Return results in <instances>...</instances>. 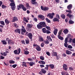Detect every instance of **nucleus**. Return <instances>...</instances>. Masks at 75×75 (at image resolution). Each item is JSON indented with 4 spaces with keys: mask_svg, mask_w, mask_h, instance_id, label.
<instances>
[{
    "mask_svg": "<svg viewBox=\"0 0 75 75\" xmlns=\"http://www.w3.org/2000/svg\"><path fill=\"white\" fill-rule=\"evenodd\" d=\"M26 7L28 9H30L31 8V6L29 5V4L28 3L26 4Z\"/></svg>",
    "mask_w": 75,
    "mask_h": 75,
    "instance_id": "obj_31",
    "label": "nucleus"
},
{
    "mask_svg": "<svg viewBox=\"0 0 75 75\" xmlns=\"http://www.w3.org/2000/svg\"><path fill=\"white\" fill-rule=\"evenodd\" d=\"M36 1V0H31V3L33 5L35 6H38V4Z\"/></svg>",
    "mask_w": 75,
    "mask_h": 75,
    "instance_id": "obj_3",
    "label": "nucleus"
},
{
    "mask_svg": "<svg viewBox=\"0 0 75 75\" xmlns=\"http://www.w3.org/2000/svg\"><path fill=\"white\" fill-rule=\"evenodd\" d=\"M38 63L40 64H45V62L41 60L38 62Z\"/></svg>",
    "mask_w": 75,
    "mask_h": 75,
    "instance_id": "obj_23",
    "label": "nucleus"
},
{
    "mask_svg": "<svg viewBox=\"0 0 75 75\" xmlns=\"http://www.w3.org/2000/svg\"><path fill=\"white\" fill-rule=\"evenodd\" d=\"M28 37L31 40L33 38V34L31 33H29L28 34Z\"/></svg>",
    "mask_w": 75,
    "mask_h": 75,
    "instance_id": "obj_11",
    "label": "nucleus"
},
{
    "mask_svg": "<svg viewBox=\"0 0 75 75\" xmlns=\"http://www.w3.org/2000/svg\"><path fill=\"white\" fill-rule=\"evenodd\" d=\"M57 55V52H53L52 53V57H54V56H56Z\"/></svg>",
    "mask_w": 75,
    "mask_h": 75,
    "instance_id": "obj_29",
    "label": "nucleus"
},
{
    "mask_svg": "<svg viewBox=\"0 0 75 75\" xmlns=\"http://www.w3.org/2000/svg\"><path fill=\"white\" fill-rule=\"evenodd\" d=\"M63 32H64V33L65 34H67L68 33L69 31L67 29H66L64 30V31H63Z\"/></svg>",
    "mask_w": 75,
    "mask_h": 75,
    "instance_id": "obj_19",
    "label": "nucleus"
},
{
    "mask_svg": "<svg viewBox=\"0 0 75 75\" xmlns=\"http://www.w3.org/2000/svg\"><path fill=\"white\" fill-rule=\"evenodd\" d=\"M49 66L52 69H54V64H50Z\"/></svg>",
    "mask_w": 75,
    "mask_h": 75,
    "instance_id": "obj_45",
    "label": "nucleus"
},
{
    "mask_svg": "<svg viewBox=\"0 0 75 75\" xmlns=\"http://www.w3.org/2000/svg\"><path fill=\"white\" fill-rule=\"evenodd\" d=\"M66 54L68 55H71L72 54V52L69 50H66Z\"/></svg>",
    "mask_w": 75,
    "mask_h": 75,
    "instance_id": "obj_24",
    "label": "nucleus"
},
{
    "mask_svg": "<svg viewBox=\"0 0 75 75\" xmlns=\"http://www.w3.org/2000/svg\"><path fill=\"white\" fill-rule=\"evenodd\" d=\"M8 44L12 45V44H14V41L10 39L9 40H8Z\"/></svg>",
    "mask_w": 75,
    "mask_h": 75,
    "instance_id": "obj_9",
    "label": "nucleus"
},
{
    "mask_svg": "<svg viewBox=\"0 0 75 75\" xmlns=\"http://www.w3.org/2000/svg\"><path fill=\"white\" fill-rule=\"evenodd\" d=\"M21 42L22 44H25V41L24 40H22L21 41Z\"/></svg>",
    "mask_w": 75,
    "mask_h": 75,
    "instance_id": "obj_57",
    "label": "nucleus"
},
{
    "mask_svg": "<svg viewBox=\"0 0 75 75\" xmlns=\"http://www.w3.org/2000/svg\"><path fill=\"white\" fill-rule=\"evenodd\" d=\"M0 24H1V25H5V23H4V22L3 21H0Z\"/></svg>",
    "mask_w": 75,
    "mask_h": 75,
    "instance_id": "obj_36",
    "label": "nucleus"
},
{
    "mask_svg": "<svg viewBox=\"0 0 75 75\" xmlns=\"http://www.w3.org/2000/svg\"><path fill=\"white\" fill-rule=\"evenodd\" d=\"M62 30L61 29L60 30V31L59 32V33H58L59 35H58V36L59 35H60L61 34V33H62Z\"/></svg>",
    "mask_w": 75,
    "mask_h": 75,
    "instance_id": "obj_43",
    "label": "nucleus"
},
{
    "mask_svg": "<svg viewBox=\"0 0 75 75\" xmlns=\"http://www.w3.org/2000/svg\"><path fill=\"white\" fill-rule=\"evenodd\" d=\"M37 28L38 29L40 30V29H41V28H42V25H41L40 24H38L37 25Z\"/></svg>",
    "mask_w": 75,
    "mask_h": 75,
    "instance_id": "obj_16",
    "label": "nucleus"
},
{
    "mask_svg": "<svg viewBox=\"0 0 75 75\" xmlns=\"http://www.w3.org/2000/svg\"><path fill=\"white\" fill-rule=\"evenodd\" d=\"M1 42L4 45H6L7 44V42L4 40H1Z\"/></svg>",
    "mask_w": 75,
    "mask_h": 75,
    "instance_id": "obj_44",
    "label": "nucleus"
},
{
    "mask_svg": "<svg viewBox=\"0 0 75 75\" xmlns=\"http://www.w3.org/2000/svg\"><path fill=\"white\" fill-rule=\"evenodd\" d=\"M54 16H55V13L53 12L51 13H48L47 15V16L49 17L51 19H52L54 18Z\"/></svg>",
    "mask_w": 75,
    "mask_h": 75,
    "instance_id": "obj_4",
    "label": "nucleus"
},
{
    "mask_svg": "<svg viewBox=\"0 0 75 75\" xmlns=\"http://www.w3.org/2000/svg\"><path fill=\"white\" fill-rule=\"evenodd\" d=\"M56 58H57V59H59V58H60L59 56H57V55H56Z\"/></svg>",
    "mask_w": 75,
    "mask_h": 75,
    "instance_id": "obj_62",
    "label": "nucleus"
},
{
    "mask_svg": "<svg viewBox=\"0 0 75 75\" xmlns=\"http://www.w3.org/2000/svg\"><path fill=\"white\" fill-rule=\"evenodd\" d=\"M69 23L70 24H74V21L70 19V20L69 21Z\"/></svg>",
    "mask_w": 75,
    "mask_h": 75,
    "instance_id": "obj_41",
    "label": "nucleus"
},
{
    "mask_svg": "<svg viewBox=\"0 0 75 75\" xmlns=\"http://www.w3.org/2000/svg\"><path fill=\"white\" fill-rule=\"evenodd\" d=\"M53 21H58V22H59V19L57 18H54L53 19Z\"/></svg>",
    "mask_w": 75,
    "mask_h": 75,
    "instance_id": "obj_21",
    "label": "nucleus"
},
{
    "mask_svg": "<svg viewBox=\"0 0 75 75\" xmlns=\"http://www.w3.org/2000/svg\"><path fill=\"white\" fill-rule=\"evenodd\" d=\"M72 39L71 38H70L69 41L68 42H69L70 43H71V42H72Z\"/></svg>",
    "mask_w": 75,
    "mask_h": 75,
    "instance_id": "obj_63",
    "label": "nucleus"
},
{
    "mask_svg": "<svg viewBox=\"0 0 75 75\" xmlns=\"http://www.w3.org/2000/svg\"><path fill=\"white\" fill-rule=\"evenodd\" d=\"M68 48L69 49H72V46L71 45H69L68 46Z\"/></svg>",
    "mask_w": 75,
    "mask_h": 75,
    "instance_id": "obj_51",
    "label": "nucleus"
},
{
    "mask_svg": "<svg viewBox=\"0 0 75 75\" xmlns=\"http://www.w3.org/2000/svg\"><path fill=\"white\" fill-rule=\"evenodd\" d=\"M41 71L43 73V74H45L46 72H47V71L45 70L44 69H41Z\"/></svg>",
    "mask_w": 75,
    "mask_h": 75,
    "instance_id": "obj_27",
    "label": "nucleus"
},
{
    "mask_svg": "<svg viewBox=\"0 0 75 75\" xmlns=\"http://www.w3.org/2000/svg\"><path fill=\"white\" fill-rule=\"evenodd\" d=\"M17 65L16 64H13L12 66V67L13 68H15Z\"/></svg>",
    "mask_w": 75,
    "mask_h": 75,
    "instance_id": "obj_54",
    "label": "nucleus"
},
{
    "mask_svg": "<svg viewBox=\"0 0 75 75\" xmlns=\"http://www.w3.org/2000/svg\"><path fill=\"white\" fill-rule=\"evenodd\" d=\"M14 31L15 33H18L19 34H20L21 33V30L19 29H16V30H14Z\"/></svg>",
    "mask_w": 75,
    "mask_h": 75,
    "instance_id": "obj_12",
    "label": "nucleus"
},
{
    "mask_svg": "<svg viewBox=\"0 0 75 75\" xmlns=\"http://www.w3.org/2000/svg\"><path fill=\"white\" fill-rule=\"evenodd\" d=\"M22 8L23 11H25L27 10V8L23 4H22Z\"/></svg>",
    "mask_w": 75,
    "mask_h": 75,
    "instance_id": "obj_22",
    "label": "nucleus"
},
{
    "mask_svg": "<svg viewBox=\"0 0 75 75\" xmlns=\"http://www.w3.org/2000/svg\"><path fill=\"white\" fill-rule=\"evenodd\" d=\"M67 16H68L69 17V18H70V20H71V19H73L74 18V16L72 15H70L69 13H68L67 15Z\"/></svg>",
    "mask_w": 75,
    "mask_h": 75,
    "instance_id": "obj_10",
    "label": "nucleus"
},
{
    "mask_svg": "<svg viewBox=\"0 0 75 75\" xmlns=\"http://www.w3.org/2000/svg\"><path fill=\"white\" fill-rule=\"evenodd\" d=\"M22 64H23L22 65V66H23V67H24V66L25 67H27V66L26 63L25 62H23L22 63Z\"/></svg>",
    "mask_w": 75,
    "mask_h": 75,
    "instance_id": "obj_28",
    "label": "nucleus"
},
{
    "mask_svg": "<svg viewBox=\"0 0 75 75\" xmlns=\"http://www.w3.org/2000/svg\"><path fill=\"white\" fill-rule=\"evenodd\" d=\"M28 61H33V59H31L30 58H28Z\"/></svg>",
    "mask_w": 75,
    "mask_h": 75,
    "instance_id": "obj_59",
    "label": "nucleus"
},
{
    "mask_svg": "<svg viewBox=\"0 0 75 75\" xmlns=\"http://www.w3.org/2000/svg\"><path fill=\"white\" fill-rule=\"evenodd\" d=\"M9 62L10 64H14L15 61L13 60H10L9 61Z\"/></svg>",
    "mask_w": 75,
    "mask_h": 75,
    "instance_id": "obj_38",
    "label": "nucleus"
},
{
    "mask_svg": "<svg viewBox=\"0 0 75 75\" xmlns=\"http://www.w3.org/2000/svg\"><path fill=\"white\" fill-rule=\"evenodd\" d=\"M38 46V45H37V44H33V47H36V48H37Z\"/></svg>",
    "mask_w": 75,
    "mask_h": 75,
    "instance_id": "obj_55",
    "label": "nucleus"
},
{
    "mask_svg": "<svg viewBox=\"0 0 75 75\" xmlns=\"http://www.w3.org/2000/svg\"><path fill=\"white\" fill-rule=\"evenodd\" d=\"M40 24L42 25V27H46V24L45 22H41L39 23Z\"/></svg>",
    "mask_w": 75,
    "mask_h": 75,
    "instance_id": "obj_6",
    "label": "nucleus"
},
{
    "mask_svg": "<svg viewBox=\"0 0 75 75\" xmlns=\"http://www.w3.org/2000/svg\"><path fill=\"white\" fill-rule=\"evenodd\" d=\"M40 8L43 11H46V10H47V7L41 6Z\"/></svg>",
    "mask_w": 75,
    "mask_h": 75,
    "instance_id": "obj_8",
    "label": "nucleus"
},
{
    "mask_svg": "<svg viewBox=\"0 0 75 75\" xmlns=\"http://www.w3.org/2000/svg\"><path fill=\"white\" fill-rule=\"evenodd\" d=\"M26 30L25 29L24 26H22V29H21V34H22V35H25V33H26Z\"/></svg>",
    "mask_w": 75,
    "mask_h": 75,
    "instance_id": "obj_2",
    "label": "nucleus"
},
{
    "mask_svg": "<svg viewBox=\"0 0 75 75\" xmlns=\"http://www.w3.org/2000/svg\"><path fill=\"white\" fill-rule=\"evenodd\" d=\"M33 26V25L31 24H27V28H32V27Z\"/></svg>",
    "mask_w": 75,
    "mask_h": 75,
    "instance_id": "obj_32",
    "label": "nucleus"
},
{
    "mask_svg": "<svg viewBox=\"0 0 75 75\" xmlns=\"http://www.w3.org/2000/svg\"><path fill=\"white\" fill-rule=\"evenodd\" d=\"M56 17L57 18H58L59 19V15L58 14H57L56 15Z\"/></svg>",
    "mask_w": 75,
    "mask_h": 75,
    "instance_id": "obj_56",
    "label": "nucleus"
},
{
    "mask_svg": "<svg viewBox=\"0 0 75 75\" xmlns=\"http://www.w3.org/2000/svg\"><path fill=\"white\" fill-rule=\"evenodd\" d=\"M65 42H68V38H67L65 39Z\"/></svg>",
    "mask_w": 75,
    "mask_h": 75,
    "instance_id": "obj_61",
    "label": "nucleus"
},
{
    "mask_svg": "<svg viewBox=\"0 0 75 75\" xmlns=\"http://www.w3.org/2000/svg\"><path fill=\"white\" fill-rule=\"evenodd\" d=\"M33 20L35 22H37L38 19L35 17H33Z\"/></svg>",
    "mask_w": 75,
    "mask_h": 75,
    "instance_id": "obj_47",
    "label": "nucleus"
},
{
    "mask_svg": "<svg viewBox=\"0 0 75 75\" xmlns=\"http://www.w3.org/2000/svg\"><path fill=\"white\" fill-rule=\"evenodd\" d=\"M61 16L62 18H63V19H65V15L64 14L61 15Z\"/></svg>",
    "mask_w": 75,
    "mask_h": 75,
    "instance_id": "obj_42",
    "label": "nucleus"
},
{
    "mask_svg": "<svg viewBox=\"0 0 75 75\" xmlns=\"http://www.w3.org/2000/svg\"><path fill=\"white\" fill-rule=\"evenodd\" d=\"M29 64L30 66L31 67H33V65H35V63L33 62H30L29 63Z\"/></svg>",
    "mask_w": 75,
    "mask_h": 75,
    "instance_id": "obj_35",
    "label": "nucleus"
},
{
    "mask_svg": "<svg viewBox=\"0 0 75 75\" xmlns=\"http://www.w3.org/2000/svg\"><path fill=\"white\" fill-rule=\"evenodd\" d=\"M47 39L48 40H49V41H50V42H51V41H52V39H51V37L50 36H48L47 37Z\"/></svg>",
    "mask_w": 75,
    "mask_h": 75,
    "instance_id": "obj_34",
    "label": "nucleus"
},
{
    "mask_svg": "<svg viewBox=\"0 0 75 75\" xmlns=\"http://www.w3.org/2000/svg\"><path fill=\"white\" fill-rule=\"evenodd\" d=\"M58 38L60 40H64V38L63 37H61L60 35H59L58 36Z\"/></svg>",
    "mask_w": 75,
    "mask_h": 75,
    "instance_id": "obj_40",
    "label": "nucleus"
},
{
    "mask_svg": "<svg viewBox=\"0 0 75 75\" xmlns=\"http://www.w3.org/2000/svg\"><path fill=\"white\" fill-rule=\"evenodd\" d=\"M42 32L44 33H47V30L46 29V28H43L42 29Z\"/></svg>",
    "mask_w": 75,
    "mask_h": 75,
    "instance_id": "obj_25",
    "label": "nucleus"
},
{
    "mask_svg": "<svg viewBox=\"0 0 75 75\" xmlns=\"http://www.w3.org/2000/svg\"><path fill=\"white\" fill-rule=\"evenodd\" d=\"M38 17L39 18L41 19L42 20H45V17L42 15H38Z\"/></svg>",
    "mask_w": 75,
    "mask_h": 75,
    "instance_id": "obj_5",
    "label": "nucleus"
},
{
    "mask_svg": "<svg viewBox=\"0 0 75 75\" xmlns=\"http://www.w3.org/2000/svg\"><path fill=\"white\" fill-rule=\"evenodd\" d=\"M4 57L3 56H0V59H4Z\"/></svg>",
    "mask_w": 75,
    "mask_h": 75,
    "instance_id": "obj_50",
    "label": "nucleus"
},
{
    "mask_svg": "<svg viewBox=\"0 0 75 75\" xmlns=\"http://www.w3.org/2000/svg\"><path fill=\"white\" fill-rule=\"evenodd\" d=\"M5 23L6 24H8L10 23V21L7 19L5 20Z\"/></svg>",
    "mask_w": 75,
    "mask_h": 75,
    "instance_id": "obj_33",
    "label": "nucleus"
},
{
    "mask_svg": "<svg viewBox=\"0 0 75 75\" xmlns=\"http://www.w3.org/2000/svg\"><path fill=\"white\" fill-rule=\"evenodd\" d=\"M24 54L25 55H28L29 54V52L28 51H25Z\"/></svg>",
    "mask_w": 75,
    "mask_h": 75,
    "instance_id": "obj_46",
    "label": "nucleus"
},
{
    "mask_svg": "<svg viewBox=\"0 0 75 75\" xmlns=\"http://www.w3.org/2000/svg\"><path fill=\"white\" fill-rule=\"evenodd\" d=\"M44 42H42L41 44V46L42 47H44Z\"/></svg>",
    "mask_w": 75,
    "mask_h": 75,
    "instance_id": "obj_60",
    "label": "nucleus"
},
{
    "mask_svg": "<svg viewBox=\"0 0 75 75\" xmlns=\"http://www.w3.org/2000/svg\"><path fill=\"white\" fill-rule=\"evenodd\" d=\"M38 41L39 42H42L44 41V39L41 36H39L38 37Z\"/></svg>",
    "mask_w": 75,
    "mask_h": 75,
    "instance_id": "obj_7",
    "label": "nucleus"
},
{
    "mask_svg": "<svg viewBox=\"0 0 75 75\" xmlns=\"http://www.w3.org/2000/svg\"><path fill=\"white\" fill-rule=\"evenodd\" d=\"M40 59L41 60H44V57L43 56H41L40 57Z\"/></svg>",
    "mask_w": 75,
    "mask_h": 75,
    "instance_id": "obj_49",
    "label": "nucleus"
},
{
    "mask_svg": "<svg viewBox=\"0 0 75 75\" xmlns=\"http://www.w3.org/2000/svg\"><path fill=\"white\" fill-rule=\"evenodd\" d=\"M57 33H58V29H54L53 31V33L54 35H57Z\"/></svg>",
    "mask_w": 75,
    "mask_h": 75,
    "instance_id": "obj_17",
    "label": "nucleus"
},
{
    "mask_svg": "<svg viewBox=\"0 0 75 75\" xmlns=\"http://www.w3.org/2000/svg\"><path fill=\"white\" fill-rule=\"evenodd\" d=\"M47 30L49 31L51 30V28L49 26H47Z\"/></svg>",
    "mask_w": 75,
    "mask_h": 75,
    "instance_id": "obj_58",
    "label": "nucleus"
},
{
    "mask_svg": "<svg viewBox=\"0 0 75 75\" xmlns=\"http://www.w3.org/2000/svg\"><path fill=\"white\" fill-rule=\"evenodd\" d=\"M67 7L69 10H71L72 8V5L71 4H69L67 6Z\"/></svg>",
    "mask_w": 75,
    "mask_h": 75,
    "instance_id": "obj_20",
    "label": "nucleus"
},
{
    "mask_svg": "<svg viewBox=\"0 0 75 75\" xmlns=\"http://www.w3.org/2000/svg\"><path fill=\"white\" fill-rule=\"evenodd\" d=\"M23 5V4H20L18 5V6H17V8L18 10H20L21 8H22V6Z\"/></svg>",
    "mask_w": 75,
    "mask_h": 75,
    "instance_id": "obj_15",
    "label": "nucleus"
},
{
    "mask_svg": "<svg viewBox=\"0 0 75 75\" xmlns=\"http://www.w3.org/2000/svg\"><path fill=\"white\" fill-rule=\"evenodd\" d=\"M72 41L73 43H75V38L73 39Z\"/></svg>",
    "mask_w": 75,
    "mask_h": 75,
    "instance_id": "obj_64",
    "label": "nucleus"
},
{
    "mask_svg": "<svg viewBox=\"0 0 75 75\" xmlns=\"http://www.w3.org/2000/svg\"><path fill=\"white\" fill-rule=\"evenodd\" d=\"M63 69L64 70H65V71H67V69H68V67H67V64H63Z\"/></svg>",
    "mask_w": 75,
    "mask_h": 75,
    "instance_id": "obj_13",
    "label": "nucleus"
},
{
    "mask_svg": "<svg viewBox=\"0 0 75 75\" xmlns=\"http://www.w3.org/2000/svg\"><path fill=\"white\" fill-rule=\"evenodd\" d=\"M26 30L27 31H28V32H31L32 31V30L31 29V28H26Z\"/></svg>",
    "mask_w": 75,
    "mask_h": 75,
    "instance_id": "obj_30",
    "label": "nucleus"
},
{
    "mask_svg": "<svg viewBox=\"0 0 75 75\" xmlns=\"http://www.w3.org/2000/svg\"><path fill=\"white\" fill-rule=\"evenodd\" d=\"M10 6L11 7H15L16 6V4H15V2H11L9 4Z\"/></svg>",
    "mask_w": 75,
    "mask_h": 75,
    "instance_id": "obj_18",
    "label": "nucleus"
},
{
    "mask_svg": "<svg viewBox=\"0 0 75 75\" xmlns=\"http://www.w3.org/2000/svg\"><path fill=\"white\" fill-rule=\"evenodd\" d=\"M66 11V12H68V13H69V14H70V13H72V11L71 10H67Z\"/></svg>",
    "mask_w": 75,
    "mask_h": 75,
    "instance_id": "obj_53",
    "label": "nucleus"
},
{
    "mask_svg": "<svg viewBox=\"0 0 75 75\" xmlns=\"http://www.w3.org/2000/svg\"><path fill=\"white\" fill-rule=\"evenodd\" d=\"M16 21H18V18L16 16H14L13 18V20L12 21V22H15Z\"/></svg>",
    "mask_w": 75,
    "mask_h": 75,
    "instance_id": "obj_14",
    "label": "nucleus"
},
{
    "mask_svg": "<svg viewBox=\"0 0 75 75\" xmlns=\"http://www.w3.org/2000/svg\"><path fill=\"white\" fill-rule=\"evenodd\" d=\"M25 41L26 44H29L30 42V40L28 39H26L25 40Z\"/></svg>",
    "mask_w": 75,
    "mask_h": 75,
    "instance_id": "obj_39",
    "label": "nucleus"
},
{
    "mask_svg": "<svg viewBox=\"0 0 75 75\" xmlns=\"http://www.w3.org/2000/svg\"><path fill=\"white\" fill-rule=\"evenodd\" d=\"M64 45L65 47H67V46H68V45L67 43V42H65V43L64 44Z\"/></svg>",
    "mask_w": 75,
    "mask_h": 75,
    "instance_id": "obj_52",
    "label": "nucleus"
},
{
    "mask_svg": "<svg viewBox=\"0 0 75 75\" xmlns=\"http://www.w3.org/2000/svg\"><path fill=\"white\" fill-rule=\"evenodd\" d=\"M13 52L15 55H19L20 54V52H21V49L20 48H18L17 50H14Z\"/></svg>",
    "mask_w": 75,
    "mask_h": 75,
    "instance_id": "obj_1",
    "label": "nucleus"
},
{
    "mask_svg": "<svg viewBox=\"0 0 75 75\" xmlns=\"http://www.w3.org/2000/svg\"><path fill=\"white\" fill-rule=\"evenodd\" d=\"M2 8L5 9L6 8H7V6H4V5H2Z\"/></svg>",
    "mask_w": 75,
    "mask_h": 75,
    "instance_id": "obj_48",
    "label": "nucleus"
},
{
    "mask_svg": "<svg viewBox=\"0 0 75 75\" xmlns=\"http://www.w3.org/2000/svg\"><path fill=\"white\" fill-rule=\"evenodd\" d=\"M36 49L37 51H41V47H40V46L39 45H38V46L36 47Z\"/></svg>",
    "mask_w": 75,
    "mask_h": 75,
    "instance_id": "obj_26",
    "label": "nucleus"
},
{
    "mask_svg": "<svg viewBox=\"0 0 75 75\" xmlns=\"http://www.w3.org/2000/svg\"><path fill=\"white\" fill-rule=\"evenodd\" d=\"M62 75H69L68 74V73L65 72H62Z\"/></svg>",
    "mask_w": 75,
    "mask_h": 75,
    "instance_id": "obj_37",
    "label": "nucleus"
}]
</instances>
